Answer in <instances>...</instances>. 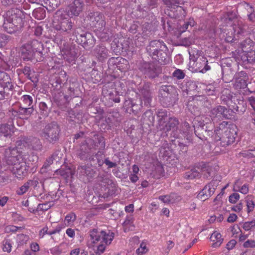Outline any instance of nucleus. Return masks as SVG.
<instances>
[{"mask_svg":"<svg viewBox=\"0 0 255 255\" xmlns=\"http://www.w3.org/2000/svg\"><path fill=\"white\" fill-rule=\"evenodd\" d=\"M51 205L52 204L50 202L39 204L38 205L37 209L41 211H47L51 207Z\"/></svg>","mask_w":255,"mask_h":255,"instance_id":"09e8293b","label":"nucleus"},{"mask_svg":"<svg viewBox=\"0 0 255 255\" xmlns=\"http://www.w3.org/2000/svg\"><path fill=\"white\" fill-rule=\"evenodd\" d=\"M39 111L41 115L47 117L48 115L49 110L47 104L44 102H41L39 104Z\"/></svg>","mask_w":255,"mask_h":255,"instance_id":"e433bc0d","label":"nucleus"},{"mask_svg":"<svg viewBox=\"0 0 255 255\" xmlns=\"http://www.w3.org/2000/svg\"><path fill=\"white\" fill-rule=\"evenodd\" d=\"M230 110L224 106H217L211 111V117L213 121L216 119H228L230 118Z\"/></svg>","mask_w":255,"mask_h":255,"instance_id":"4468645a","label":"nucleus"},{"mask_svg":"<svg viewBox=\"0 0 255 255\" xmlns=\"http://www.w3.org/2000/svg\"><path fill=\"white\" fill-rule=\"evenodd\" d=\"M104 162L109 168L115 167L117 165L116 162L111 161L108 158L105 159Z\"/></svg>","mask_w":255,"mask_h":255,"instance_id":"680f3d73","label":"nucleus"},{"mask_svg":"<svg viewBox=\"0 0 255 255\" xmlns=\"http://www.w3.org/2000/svg\"><path fill=\"white\" fill-rule=\"evenodd\" d=\"M243 209V204L242 203H240L234 206L231 208V210L236 212H240Z\"/></svg>","mask_w":255,"mask_h":255,"instance_id":"0e129e2a","label":"nucleus"},{"mask_svg":"<svg viewBox=\"0 0 255 255\" xmlns=\"http://www.w3.org/2000/svg\"><path fill=\"white\" fill-rule=\"evenodd\" d=\"M184 177L186 179H193L196 178L200 177V173L199 170L195 167L190 171L186 172Z\"/></svg>","mask_w":255,"mask_h":255,"instance_id":"bb28decb","label":"nucleus"},{"mask_svg":"<svg viewBox=\"0 0 255 255\" xmlns=\"http://www.w3.org/2000/svg\"><path fill=\"white\" fill-rule=\"evenodd\" d=\"M174 90V88L172 86L162 85L160 87V92L162 95H164L165 97H167Z\"/></svg>","mask_w":255,"mask_h":255,"instance_id":"f704fd0d","label":"nucleus"},{"mask_svg":"<svg viewBox=\"0 0 255 255\" xmlns=\"http://www.w3.org/2000/svg\"><path fill=\"white\" fill-rule=\"evenodd\" d=\"M33 16L36 19L40 20L45 17L46 13L43 8L35 9L32 13Z\"/></svg>","mask_w":255,"mask_h":255,"instance_id":"c9c22d12","label":"nucleus"},{"mask_svg":"<svg viewBox=\"0 0 255 255\" xmlns=\"http://www.w3.org/2000/svg\"><path fill=\"white\" fill-rule=\"evenodd\" d=\"M245 74V73L244 72H241L235 75L234 81V87L236 90H240L247 87V77Z\"/></svg>","mask_w":255,"mask_h":255,"instance_id":"6ab92c4d","label":"nucleus"},{"mask_svg":"<svg viewBox=\"0 0 255 255\" xmlns=\"http://www.w3.org/2000/svg\"><path fill=\"white\" fill-rule=\"evenodd\" d=\"M29 187V182L27 181L26 182L24 183L23 185L17 189L16 193L18 195H22L28 190Z\"/></svg>","mask_w":255,"mask_h":255,"instance_id":"58836bf2","label":"nucleus"},{"mask_svg":"<svg viewBox=\"0 0 255 255\" xmlns=\"http://www.w3.org/2000/svg\"><path fill=\"white\" fill-rule=\"evenodd\" d=\"M151 175L155 179H159L164 175L163 165L158 161L155 162L153 165Z\"/></svg>","mask_w":255,"mask_h":255,"instance_id":"4be33fe9","label":"nucleus"},{"mask_svg":"<svg viewBox=\"0 0 255 255\" xmlns=\"http://www.w3.org/2000/svg\"><path fill=\"white\" fill-rule=\"evenodd\" d=\"M77 174L83 180L89 182L96 174V171L91 165L80 166L77 169Z\"/></svg>","mask_w":255,"mask_h":255,"instance_id":"ddd939ff","label":"nucleus"},{"mask_svg":"<svg viewBox=\"0 0 255 255\" xmlns=\"http://www.w3.org/2000/svg\"><path fill=\"white\" fill-rule=\"evenodd\" d=\"M217 185L216 182L211 181L206 185L203 189L197 195V198L202 201H205L211 197L215 192Z\"/></svg>","mask_w":255,"mask_h":255,"instance_id":"dca6fc26","label":"nucleus"},{"mask_svg":"<svg viewBox=\"0 0 255 255\" xmlns=\"http://www.w3.org/2000/svg\"><path fill=\"white\" fill-rule=\"evenodd\" d=\"M23 73L25 75H27V77L29 79H31L30 75H31V69H30L29 67L25 66L24 68V69H23Z\"/></svg>","mask_w":255,"mask_h":255,"instance_id":"774afa93","label":"nucleus"},{"mask_svg":"<svg viewBox=\"0 0 255 255\" xmlns=\"http://www.w3.org/2000/svg\"><path fill=\"white\" fill-rule=\"evenodd\" d=\"M169 196H171L170 199L171 200V203H175L176 201H178L180 199V197L175 193H171L169 194Z\"/></svg>","mask_w":255,"mask_h":255,"instance_id":"338daca9","label":"nucleus"},{"mask_svg":"<svg viewBox=\"0 0 255 255\" xmlns=\"http://www.w3.org/2000/svg\"><path fill=\"white\" fill-rule=\"evenodd\" d=\"M247 212L249 214L254 210L255 204L254 197L252 196H248L246 198Z\"/></svg>","mask_w":255,"mask_h":255,"instance_id":"c756f323","label":"nucleus"},{"mask_svg":"<svg viewBox=\"0 0 255 255\" xmlns=\"http://www.w3.org/2000/svg\"><path fill=\"white\" fill-rule=\"evenodd\" d=\"M89 234L91 246L97 255H101L104 252L106 247L112 243L115 236L114 233L110 230L99 229L90 230Z\"/></svg>","mask_w":255,"mask_h":255,"instance_id":"7ed1b4c3","label":"nucleus"},{"mask_svg":"<svg viewBox=\"0 0 255 255\" xmlns=\"http://www.w3.org/2000/svg\"><path fill=\"white\" fill-rule=\"evenodd\" d=\"M50 253L53 255H60L62 251L59 246H55L50 249Z\"/></svg>","mask_w":255,"mask_h":255,"instance_id":"864d4df0","label":"nucleus"},{"mask_svg":"<svg viewBox=\"0 0 255 255\" xmlns=\"http://www.w3.org/2000/svg\"><path fill=\"white\" fill-rule=\"evenodd\" d=\"M210 240L213 243L212 246L216 248L222 243L223 239L221 234L217 231L214 232L210 237Z\"/></svg>","mask_w":255,"mask_h":255,"instance_id":"393cba45","label":"nucleus"},{"mask_svg":"<svg viewBox=\"0 0 255 255\" xmlns=\"http://www.w3.org/2000/svg\"><path fill=\"white\" fill-rule=\"evenodd\" d=\"M210 125L207 126L204 125L202 127L195 128V134L202 138L199 136L200 133L198 131L204 130L214 142H219V144L222 147L228 146L235 142L237 136L236 127L235 125L223 121L215 128L214 132L212 129H210L213 127L212 124L210 123Z\"/></svg>","mask_w":255,"mask_h":255,"instance_id":"f257e3e1","label":"nucleus"},{"mask_svg":"<svg viewBox=\"0 0 255 255\" xmlns=\"http://www.w3.org/2000/svg\"><path fill=\"white\" fill-rule=\"evenodd\" d=\"M166 48L162 41L153 40L147 46L146 51L153 59L161 63H165L167 55L163 50Z\"/></svg>","mask_w":255,"mask_h":255,"instance_id":"6e6552de","label":"nucleus"},{"mask_svg":"<svg viewBox=\"0 0 255 255\" xmlns=\"http://www.w3.org/2000/svg\"><path fill=\"white\" fill-rule=\"evenodd\" d=\"M73 22L66 11L63 9L58 10L55 13L52 22V27L60 33L70 34L73 27Z\"/></svg>","mask_w":255,"mask_h":255,"instance_id":"39448f33","label":"nucleus"},{"mask_svg":"<svg viewBox=\"0 0 255 255\" xmlns=\"http://www.w3.org/2000/svg\"><path fill=\"white\" fill-rule=\"evenodd\" d=\"M94 55L99 61H104L109 57V50L103 45H97L93 51Z\"/></svg>","mask_w":255,"mask_h":255,"instance_id":"aec40b11","label":"nucleus"},{"mask_svg":"<svg viewBox=\"0 0 255 255\" xmlns=\"http://www.w3.org/2000/svg\"><path fill=\"white\" fill-rule=\"evenodd\" d=\"M159 122L161 123L162 122H164V121L167 117V112L165 110H160L157 114Z\"/></svg>","mask_w":255,"mask_h":255,"instance_id":"37998d69","label":"nucleus"},{"mask_svg":"<svg viewBox=\"0 0 255 255\" xmlns=\"http://www.w3.org/2000/svg\"><path fill=\"white\" fill-rule=\"evenodd\" d=\"M77 216L74 212H70L68 214L65 218V221L67 224V226L72 225L76 220Z\"/></svg>","mask_w":255,"mask_h":255,"instance_id":"4c0bfd02","label":"nucleus"},{"mask_svg":"<svg viewBox=\"0 0 255 255\" xmlns=\"http://www.w3.org/2000/svg\"><path fill=\"white\" fill-rule=\"evenodd\" d=\"M98 147L105 148V139L101 135L95 134L93 138L87 137L81 143L79 149L77 151V155L82 160L91 162L94 159V150H97Z\"/></svg>","mask_w":255,"mask_h":255,"instance_id":"f03ea898","label":"nucleus"},{"mask_svg":"<svg viewBox=\"0 0 255 255\" xmlns=\"http://www.w3.org/2000/svg\"><path fill=\"white\" fill-rule=\"evenodd\" d=\"M73 35L76 37L77 43L82 45L86 49H90L95 43V39L90 33L83 31L80 33L78 30H75Z\"/></svg>","mask_w":255,"mask_h":255,"instance_id":"9b49d317","label":"nucleus"},{"mask_svg":"<svg viewBox=\"0 0 255 255\" xmlns=\"http://www.w3.org/2000/svg\"><path fill=\"white\" fill-rule=\"evenodd\" d=\"M150 84L149 83H145L140 90L141 101L144 102V106L149 107L152 101L151 93L150 90Z\"/></svg>","mask_w":255,"mask_h":255,"instance_id":"f3484780","label":"nucleus"},{"mask_svg":"<svg viewBox=\"0 0 255 255\" xmlns=\"http://www.w3.org/2000/svg\"><path fill=\"white\" fill-rule=\"evenodd\" d=\"M245 8L247 9L248 12L250 13V14H248V19L251 21H254V19H255V13L252 12L253 7L249 4L246 3Z\"/></svg>","mask_w":255,"mask_h":255,"instance_id":"a18cd8bd","label":"nucleus"},{"mask_svg":"<svg viewBox=\"0 0 255 255\" xmlns=\"http://www.w3.org/2000/svg\"><path fill=\"white\" fill-rule=\"evenodd\" d=\"M243 227L245 231L254 232L255 228V221L246 222L244 223Z\"/></svg>","mask_w":255,"mask_h":255,"instance_id":"ea45409f","label":"nucleus"},{"mask_svg":"<svg viewBox=\"0 0 255 255\" xmlns=\"http://www.w3.org/2000/svg\"><path fill=\"white\" fill-rule=\"evenodd\" d=\"M22 15V11L17 8H11L6 11L3 26L7 33H14L23 26Z\"/></svg>","mask_w":255,"mask_h":255,"instance_id":"20e7f679","label":"nucleus"},{"mask_svg":"<svg viewBox=\"0 0 255 255\" xmlns=\"http://www.w3.org/2000/svg\"><path fill=\"white\" fill-rule=\"evenodd\" d=\"M7 37L3 34H0V47L4 46L7 43Z\"/></svg>","mask_w":255,"mask_h":255,"instance_id":"4d7b16f0","label":"nucleus"},{"mask_svg":"<svg viewBox=\"0 0 255 255\" xmlns=\"http://www.w3.org/2000/svg\"><path fill=\"white\" fill-rule=\"evenodd\" d=\"M239 181H237L234 185V188L233 190L235 191H239L241 193L246 194L249 192V187L246 184H244L243 186H242L241 187H240L239 184Z\"/></svg>","mask_w":255,"mask_h":255,"instance_id":"2f4dec72","label":"nucleus"},{"mask_svg":"<svg viewBox=\"0 0 255 255\" xmlns=\"http://www.w3.org/2000/svg\"><path fill=\"white\" fill-rule=\"evenodd\" d=\"M199 53H201L198 50L189 51L190 59L193 62L192 66L195 72L205 73L211 69V67L208 64L207 58Z\"/></svg>","mask_w":255,"mask_h":255,"instance_id":"1a4fd4ad","label":"nucleus"},{"mask_svg":"<svg viewBox=\"0 0 255 255\" xmlns=\"http://www.w3.org/2000/svg\"><path fill=\"white\" fill-rule=\"evenodd\" d=\"M172 75L177 79H182L185 77L184 73L180 69L175 70L173 73Z\"/></svg>","mask_w":255,"mask_h":255,"instance_id":"de8ad7c7","label":"nucleus"},{"mask_svg":"<svg viewBox=\"0 0 255 255\" xmlns=\"http://www.w3.org/2000/svg\"><path fill=\"white\" fill-rule=\"evenodd\" d=\"M238 218L236 214L234 213L230 214L229 217L227 219V222L229 223L235 222Z\"/></svg>","mask_w":255,"mask_h":255,"instance_id":"69168bd1","label":"nucleus"},{"mask_svg":"<svg viewBox=\"0 0 255 255\" xmlns=\"http://www.w3.org/2000/svg\"><path fill=\"white\" fill-rule=\"evenodd\" d=\"M133 223L132 219L131 218H127L125 222L123 223V226L125 229L128 227V226H131Z\"/></svg>","mask_w":255,"mask_h":255,"instance_id":"e2e57ef3","label":"nucleus"},{"mask_svg":"<svg viewBox=\"0 0 255 255\" xmlns=\"http://www.w3.org/2000/svg\"><path fill=\"white\" fill-rule=\"evenodd\" d=\"M20 228H21L13 225H9L5 228V231L6 233L15 232Z\"/></svg>","mask_w":255,"mask_h":255,"instance_id":"603ef678","label":"nucleus"},{"mask_svg":"<svg viewBox=\"0 0 255 255\" xmlns=\"http://www.w3.org/2000/svg\"><path fill=\"white\" fill-rule=\"evenodd\" d=\"M29 240V237L28 235L24 234H18L16 236V242L18 246H22L26 244Z\"/></svg>","mask_w":255,"mask_h":255,"instance_id":"72a5a7b5","label":"nucleus"},{"mask_svg":"<svg viewBox=\"0 0 255 255\" xmlns=\"http://www.w3.org/2000/svg\"><path fill=\"white\" fill-rule=\"evenodd\" d=\"M43 45L37 40H33L30 44H26L22 48V55L24 60L35 59L37 61L43 60Z\"/></svg>","mask_w":255,"mask_h":255,"instance_id":"0eeeda50","label":"nucleus"},{"mask_svg":"<svg viewBox=\"0 0 255 255\" xmlns=\"http://www.w3.org/2000/svg\"><path fill=\"white\" fill-rule=\"evenodd\" d=\"M70 255H88V253L84 250L76 248L71 251Z\"/></svg>","mask_w":255,"mask_h":255,"instance_id":"c03bdc74","label":"nucleus"},{"mask_svg":"<svg viewBox=\"0 0 255 255\" xmlns=\"http://www.w3.org/2000/svg\"><path fill=\"white\" fill-rule=\"evenodd\" d=\"M148 250L146 244L144 242H142L140 244V247L136 250V252L138 255H143L147 252Z\"/></svg>","mask_w":255,"mask_h":255,"instance_id":"79ce46f5","label":"nucleus"},{"mask_svg":"<svg viewBox=\"0 0 255 255\" xmlns=\"http://www.w3.org/2000/svg\"><path fill=\"white\" fill-rule=\"evenodd\" d=\"M48 228L47 226H45L39 231V236L40 238H42L45 235H48Z\"/></svg>","mask_w":255,"mask_h":255,"instance_id":"bf43d9fd","label":"nucleus"},{"mask_svg":"<svg viewBox=\"0 0 255 255\" xmlns=\"http://www.w3.org/2000/svg\"><path fill=\"white\" fill-rule=\"evenodd\" d=\"M11 244L9 240H5L3 242L2 250L4 252L10 253L11 251Z\"/></svg>","mask_w":255,"mask_h":255,"instance_id":"49530a36","label":"nucleus"},{"mask_svg":"<svg viewBox=\"0 0 255 255\" xmlns=\"http://www.w3.org/2000/svg\"><path fill=\"white\" fill-rule=\"evenodd\" d=\"M13 89V85L11 83L10 88H6V84L0 83V100H2L5 98V96L8 94L9 91H11Z\"/></svg>","mask_w":255,"mask_h":255,"instance_id":"c85d7f7f","label":"nucleus"},{"mask_svg":"<svg viewBox=\"0 0 255 255\" xmlns=\"http://www.w3.org/2000/svg\"><path fill=\"white\" fill-rule=\"evenodd\" d=\"M17 153V149L15 148H8L5 151V156L6 163L8 165H13L11 171L13 174L18 178H21L26 173V165L24 162L19 161V155H14Z\"/></svg>","mask_w":255,"mask_h":255,"instance_id":"423d86ee","label":"nucleus"},{"mask_svg":"<svg viewBox=\"0 0 255 255\" xmlns=\"http://www.w3.org/2000/svg\"><path fill=\"white\" fill-rule=\"evenodd\" d=\"M20 100L24 106L27 108L30 107L32 108L33 98L31 96L29 95H23L21 97Z\"/></svg>","mask_w":255,"mask_h":255,"instance_id":"7c9ffc66","label":"nucleus"},{"mask_svg":"<svg viewBox=\"0 0 255 255\" xmlns=\"http://www.w3.org/2000/svg\"><path fill=\"white\" fill-rule=\"evenodd\" d=\"M178 124L179 122L177 119L175 117L169 118L168 122L165 125L164 129L166 131H174L177 129Z\"/></svg>","mask_w":255,"mask_h":255,"instance_id":"b1692460","label":"nucleus"},{"mask_svg":"<svg viewBox=\"0 0 255 255\" xmlns=\"http://www.w3.org/2000/svg\"><path fill=\"white\" fill-rule=\"evenodd\" d=\"M171 196L169 195H162L159 197V199L164 203H171V200L170 199Z\"/></svg>","mask_w":255,"mask_h":255,"instance_id":"13d9d810","label":"nucleus"},{"mask_svg":"<svg viewBox=\"0 0 255 255\" xmlns=\"http://www.w3.org/2000/svg\"><path fill=\"white\" fill-rule=\"evenodd\" d=\"M84 3L80 0H74L69 6L67 13L70 17L78 16L83 10Z\"/></svg>","mask_w":255,"mask_h":255,"instance_id":"a211bd4d","label":"nucleus"},{"mask_svg":"<svg viewBox=\"0 0 255 255\" xmlns=\"http://www.w3.org/2000/svg\"><path fill=\"white\" fill-rule=\"evenodd\" d=\"M196 167L199 170L201 176L204 178H209L211 176V173L213 171V167L209 163L201 162L196 165Z\"/></svg>","mask_w":255,"mask_h":255,"instance_id":"412c9836","label":"nucleus"},{"mask_svg":"<svg viewBox=\"0 0 255 255\" xmlns=\"http://www.w3.org/2000/svg\"><path fill=\"white\" fill-rule=\"evenodd\" d=\"M240 195L237 193L231 194L229 198V201L231 203H236L240 199Z\"/></svg>","mask_w":255,"mask_h":255,"instance_id":"3c124183","label":"nucleus"},{"mask_svg":"<svg viewBox=\"0 0 255 255\" xmlns=\"http://www.w3.org/2000/svg\"><path fill=\"white\" fill-rule=\"evenodd\" d=\"M0 83L6 84V88H10L11 86V81L9 75L5 72L0 70Z\"/></svg>","mask_w":255,"mask_h":255,"instance_id":"cd10ccee","label":"nucleus"},{"mask_svg":"<svg viewBox=\"0 0 255 255\" xmlns=\"http://www.w3.org/2000/svg\"><path fill=\"white\" fill-rule=\"evenodd\" d=\"M76 48L72 46L64 45L61 50L63 58L69 63H74L77 57Z\"/></svg>","mask_w":255,"mask_h":255,"instance_id":"2eb2a0df","label":"nucleus"},{"mask_svg":"<svg viewBox=\"0 0 255 255\" xmlns=\"http://www.w3.org/2000/svg\"><path fill=\"white\" fill-rule=\"evenodd\" d=\"M131 107L133 113L135 115H136L138 113V111L142 108V102L140 101L139 105L131 103Z\"/></svg>","mask_w":255,"mask_h":255,"instance_id":"8fccbe9b","label":"nucleus"},{"mask_svg":"<svg viewBox=\"0 0 255 255\" xmlns=\"http://www.w3.org/2000/svg\"><path fill=\"white\" fill-rule=\"evenodd\" d=\"M33 112V109L29 107H20L18 109V118L20 119H27Z\"/></svg>","mask_w":255,"mask_h":255,"instance_id":"a878e982","label":"nucleus"},{"mask_svg":"<svg viewBox=\"0 0 255 255\" xmlns=\"http://www.w3.org/2000/svg\"><path fill=\"white\" fill-rule=\"evenodd\" d=\"M30 248L33 254L39 251V246L37 243H32L30 245Z\"/></svg>","mask_w":255,"mask_h":255,"instance_id":"6e6d98bb","label":"nucleus"},{"mask_svg":"<svg viewBox=\"0 0 255 255\" xmlns=\"http://www.w3.org/2000/svg\"><path fill=\"white\" fill-rule=\"evenodd\" d=\"M60 131L58 125L55 122H52L45 127L40 135L49 142L54 143L58 139Z\"/></svg>","mask_w":255,"mask_h":255,"instance_id":"9d476101","label":"nucleus"},{"mask_svg":"<svg viewBox=\"0 0 255 255\" xmlns=\"http://www.w3.org/2000/svg\"><path fill=\"white\" fill-rule=\"evenodd\" d=\"M90 25L95 28V31H100L104 29L106 25L105 17L100 12H91L88 16Z\"/></svg>","mask_w":255,"mask_h":255,"instance_id":"f8f14e48","label":"nucleus"},{"mask_svg":"<svg viewBox=\"0 0 255 255\" xmlns=\"http://www.w3.org/2000/svg\"><path fill=\"white\" fill-rule=\"evenodd\" d=\"M245 248H253L255 247V242L254 240H247L243 245Z\"/></svg>","mask_w":255,"mask_h":255,"instance_id":"052dcab7","label":"nucleus"},{"mask_svg":"<svg viewBox=\"0 0 255 255\" xmlns=\"http://www.w3.org/2000/svg\"><path fill=\"white\" fill-rule=\"evenodd\" d=\"M195 24V21L194 20L192 19H190L187 22H186L183 25V30H182V32L185 31L186 30L188 26L190 25L191 27H192Z\"/></svg>","mask_w":255,"mask_h":255,"instance_id":"5fc2aeb1","label":"nucleus"},{"mask_svg":"<svg viewBox=\"0 0 255 255\" xmlns=\"http://www.w3.org/2000/svg\"><path fill=\"white\" fill-rule=\"evenodd\" d=\"M125 62L126 63L128 62L127 60L122 57H112L110 58L108 61V65L109 66H114L116 65L118 67L117 64L119 62L124 63Z\"/></svg>","mask_w":255,"mask_h":255,"instance_id":"473e14b6","label":"nucleus"},{"mask_svg":"<svg viewBox=\"0 0 255 255\" xmlns=\"http://www.w3.org/2000/svg\"><path fill=\"white\" fill-rule=\"evenodd\" d=\"M237 20L236 19H232L230 17H226L224 19V21L226 23V26H229L232 28L233 30H234V32H236L237 30L236 28L234 27V23Z\"/></svg>","mask_w":255,"mask_h":255,"instance_id":"a19ab883","label":"nucleus"},{"mask_svg":"<svg viewBox=\"0 0 255 255\" xmlns=\"http://www.w3.org/2000/svg\"><path fill=\"white\" fill-rule=\"evenodd\" d=\"M13 126L12 124H1L0 126V136L8 137L11 136V133L13 132Z\"/></svg>","mask_w":255,"mask_h":255,"instance_id":"5701e85b","label":"nucleus"}]
</instances>
